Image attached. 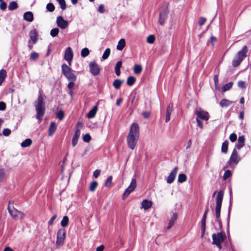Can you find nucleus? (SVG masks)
<instances>
[{
  "mask_svg": "<svg viewBox=\"0 0 251 251\" xmlns=\"http://www.w3.org/2000/svg\"><path fill=\"white\" fill-rule=\"evenodd\" d=\"M139 137V128L137 123H133L130 126L129 133L127 136L128 147L131 150H134L136 146Z\"/></svg>",
  "mask_w": 251,
  "mask_h": 251,
  "instance_id": "f257e3e1",
  "label": "nucleus"
},
{
  "mask_svg": "<svg viewBox=\"0 0 251 251\" xmlns=\"http://www.w3.org/2000/svg\"><path fill=\"white\" fill-rule=\"evenodd\" d=\"M35 107L36 112V118L41 121L45 113V103L44 101L43 97L40 95L38 96L37 101L35 103Z\"/></svg>",
  "mask_w": 251,
  "mask_h": 251,
  "instance_id": "f03ea898",
  "label": "nucleus"
},
{
  "mask_svg": "<svg viewBox=\"0 0 251 251\" xmlns=\"http://www.w3.org/2000/svg\"><path fill=\"white\" fill-rule=\"evenodd\" d=\"M248 52V48L246 46H244L242 50L239 51L232 60V66L234 67L238 66L243 59L247 56Z\"/></svg>",
  "mask_w": 251,
  "mask_h": 251,
  "instance_id": "7ed1b4c3",
  "label": "nucleus"
},
{
  "mask_svg": "<svg viewBox=\"0 0 251 251\" xmlns=\"http://www.w3.org/2000/svg\"><path fill=\"white\" fill-rule=\"evenodd\" d=\"M223 197H224V192L222 191H220L218 193L216 198L215 214H216V217L217 219L218 222H219V219L220 217V212H221V209Z\"/></svg>",
  "mask_w": 251,
  "mask_h": 251,
  "instance_id": "20e7f679",
  "label": "nucleus"
},
{
  "mask_svg": "<svg viewBox=\"0 0 251 251\" xmlns=\"http://www.w3.org/2000/svg\"><path fill=\"white\" fill-rule=\"evenodd\" d=\"M136 180L135 178H132L129 186L125 190L122 196L123 200L126 199L129 195L133 192L136 187Z\"/></svg>",
  "mask_w": 251,
  "mask_h": 251,
  "instance_id": "39448f33",
  "label": "nucleus"
},
{
  "mask_svg": "<svg viewBox=\"0 0 251 251\" xmlns=\"http://www.w3.org/2000/svg\"><path fill=\"white\" fill-rule=\"evenodd\" d=\"M226 234L223 232L214 233L212 235V243H222L226 238Z\"/></svg>",
  "mask_w": 251,
  "mask_h": 251,
  "instance_id": "423d86ee",
  "label": "nucleus"
},
{
  "mask_svg": "<svg viewBox=\"0 0 251 251\" xmlns=\"http://www.w3.org/2000/svg\"><path fill=\"white\" fill-rule=\"evenodd\" d=\"M240 160V157L238 155L237 151L235 149H234L229 160L227 162V164L230 166H231L233 163L235 165H237L239 162Z\"/></svg>",
  "mask_w": 251,
  "mask_h": 251,
  "instance_id": "0eeeda50",
  "label": "nucleus"
},
{
  "mask_svg": "<svg viewBox=\"0 0 251 251\" xmlns=\"http://www.w3.org/2000/svg\"><path fill=\"white\" fill-rule=\"evenodd\" d=\"M195 114L197 115V118L205 121H208L209 119V115L206 111L202 110L201 109H197L195 111Z\"/></svg>",
  "mask_w": 251,
  "mask_h": 251,
  "instance_id": "6e6552de",
  "label": "nucleus"
},
{
  "mask_svg": "<svg viewBox=\"0 0 251 251\" xmlns=\"http://www.w3.org/2000/svg\"><path fill=\"white\" fill-rule=\"evenodd\" d=\"M90 72L93 75H97L100 72V68L95 62H91L89 63Z\"/></svg>",
  "mask_w": 251,
  "mask_h": 251,
  "instance_id": "1a4fd4ad",
  "label": "nucleus"
},
{
  "mask_svg": "<svg viewBox=\"0 0 251 251\" xmlns=\"http://www.w3.org/2000/svg\"><path fill=\"white\" fill-rule=\"evenodd\" d=\"M66 232L64 229H60L58 230L57 234V241L56 243L58 244H62L65 238Z\"/></svg>",
  "mask_w": 251,
  "mask_h": 251,
  "instance_id": "9d476101",
  "label": "nucleus"
},
{
  "mask_svg": "<svg viewBox=\"0 0 251 251\" xmlns=\"http://www.w3.org/2000/svg\"><path fill=\"white\" fill-rule=\"evenodd\" d=\"M56 24L61 29H65L68 26V22L65 20L62 16H59L56 18Z\"/></svg>",
  "mask_w": 251,
  "mask_h": 251,
  "instance_id": "9b49d317",
  "label": "nucleus"
},
{
  "mask_svg": "<svg viewBox=\"0 0 251 251\" xmlns=\"http://www.w3.org/2000/svg\"><path fill=\"white\" fill-rule=\"evenodd\" d=\"M73 57V53L70 47H68L65 51L64 59L71 65V62Z\"/></svg>",
  "mask_w": 251,
  "mask_h": 251,
  "instance_id": "f8f14e48",
  "label": "nucleus"
},
{
  "mask_svg": "<svg viewBox=\"0 0 251 251\" xmlns=\"http://www.w3.org/2000/svg\"><path fill=\"white\" fill-rule=\"evenodd\" d=\"M178 171V168L177 167H176L174 168V169L171 171L169 175L168 176L167 178V182L169 184H171L174 181L177 172Z\"/></svg>",
  "mask_w": 251,
  "mask_h": 251,
  "instance_id": "ddd939ff",
  "label": "nucleus"
},
{
  "mask_svg": "<svg viewBox=\"0 0 251 251\" xmlns=\"http://www.w3.org/2000/svg\"><path fill=\"white\" fill-rule=\"evenodd\" d=\"M168 17V11L166 10L161 11L159 13V23L162 25L164 24Z\"/></svg>",
  "mask_w": 251,
  "mask_h": 251,
  "instance_id": "4468645a",
  "label": "nucleus"
},
{
  "mask_svg": "<svg viewBox=\"0 0 251 251\" xmlns=\"http://www.w3.org/2000/svg\"><path fill=\"white\" fill-rule=\"evenodd\" d=\"M37 33L35 29L30 31L29 32V43H32V44H35L37 42Z\"/></svg>",
  "mask_w": 251,
  "mask_h": 251,
  "instance_id": "2eb2a0df",
  "label": "nucleus"
},
{
  "mask_svg": "<svg viewBox=\"0 0 251 251\" xmlns=\"http://www.w3.org/2000/svg\"><path fill=\"white\" fill-rule=\"evenodd\" d=\"M80 135V131L79 129L76 128L75 130V135L72 139V145L73 147L76 146L77 143L78 137Z\"/></svg>",
  "mask_w": 251,
  "mask_h": 251,
  "instance_id": "dca6fc26",
  "label": "nucleus"
},
{
  "mask_svg": "<svg viewBox=\"0 0 251 251\" xmlns=\"http://www.w3.org/2000/svg\"><path fill=\"white\" fill-rule=\"evenodd\" d=\"M173 104L171 103L169 104L167 108L165 122H168L170 120V116L173 111Z\"/></svg>",
  "mask_w": 251,
  "mask_h": 251,
  "instance_id": "f3484780",
  "label": "nucleus"
},
{
  "mask_svg": "<svg viewBox=\"0 0 251 251\" xmlns=\"http://www.w3.org/2000/svg\"><path fill=\"white\" fill-rule=\"evenodd\" d=\"M8 210L10 215L13 218L16 217V209L13 203H9L8 205Z\"/></svg>",
  "mask_w": 251,
  "mask_h": 251,
  "instance_id": "a211bd4d",
  "label": "nucleus"
},
{
  "mask_svg": "<svg viewBox=\"0 0 251 251\" xmlns=\"http://www.w3.org/2000/svg\"><path fill=\"white\" fill-rule=\"evenodd\" d=\"M177 217V214L176 213H173L171 219H170L168 223V225L167 226V228H170L174 225L175 222L176 221Z\"/></svg>",
  "mask_w": 251,
  "mask_h": 251,
  "instance_id": "6ab92c4d",
  "label": "nucleus"
},
{
  "mask_svg": "<svg viewBox=\"0 0 251 251\" xmlns=\"http://www.w3.org/2000/svg\"><path fill=\"white\" fill-rule=\"evenodd\" d=\"M24 19L28 22H31L33 20V15L31 12H26L24 14Z\"/></svg>",
  "mask_w": 251,
  "mask_h": 251,
  "instance_id": "aec40b11",
  "label": "nucleus"
},
{
  "mask_svg": "<svg viewBox=\"0 0 251 251\" xmlns=\"http://www.w3.org/2000/svg\"><path fill=\"white\" fill-rule=\"evenodd\" d=\"M97 110L98 106L96 105L87 113V118L89 119L94 118L96 115Z\"/></svg>",
  "mask_w": 251,
  "mask_h": 251,
  "instance_id": "412c9836",
  "label": "nucleus"
},
{
  "mask_svg": "<svg viewBox=\"0 0 251 251\" xmlns=\"http://www.w3.org/2000/svg\"><path fill=\"white\" fill-rule=\"evenodd\" d=\"M142 206L144 209L147 210L152 206V202L147 200H144L142 202Z\"/></svg>",
  "mask_w": 251,
  "mask_h": 251,
  "instance_id": "4be33fe9",
  "label": "nucleus"
},
{
  "mask_svg": "<svg viewBox=\"0 0 251 251\" xmlns=\"http://www.w3.org/2000/svg\"><path fill=\"white\" fill-rule=\"evenodd\" d=\"M56 129V125L55 123L51 122L49 129V135L52 136L54 133Z\"/></svg>",
  "mask_w": 251,
  "mask_h": 251,
  "instance_id": "5701e85b",
  "label": "nucleus"
},
{
  "mask_svg": "<svg viewBox=\"0 0 251 251\" xmlns=\"http://www.w3.org/2000/svg\"><path fill=\"white\" fill-rule=\"evenodd\" d=\"M61 68L62 73L64 75L67 74L68 73H70L72 71L71 68L66 64H63L62 65Z\"/></svg>",
  "mask_w": 251,
  "mask_h": 251,
  "instance_id": "b1692460",
  "label": "nucleus"
},
{
  "mask_svg": "<svg viewBox=\"0 0 251 251\" xmlns=\"http://www.w3.org/2000/svg\"><path fill=\"white\" fill-rule=\"evenodd\" d=\"M232 103V101L226 99H223L220 102V105L222 107H227Z\"/></svg>",
  "mask_w": 251,
  "mask_h": 251,
  "instance_id": "393cba45",
  "label": "nucleus"
},
{
  "mask_svg": "<svg viewBox=\"0 0 251 251\" xmlns=\"http://www.w3.org/2000/svg\"><path fill=\"white\" fill-rule=\"evenodd\" d=\"M65 76L69 81H75L76 79V76L72 72L65 75Z\"/></svg>",
  "mask_w": 251,
  "mask_h": 251,
  "instance_id": "a878e982",
  "label": "nucleus"
},
{
  "mask_svg": "<svg viewBox=\"0 0 251 251\" xmlns=\"http://www.w3.org/2000/svg\"><path fill=\"white\" fill-rule=\"evenodd\" d=\"M126 45L125 40L124 39H121L118 42V45L117 46V49L119 50H122Z\"/></svg>",
  "mask_w": 251,
  "mask_h": 251,
  "instance_id": "bb28decb",
  "label": "nucleus"
},
{
  "mask_svg": "<svg viewBox=\"0 0 251 251\" xmlns=\"http://www.w3.org/2000/svg\"><path fill=\"white\" fill-rule=\"evenodd\" d=\"M122 61H118L115 67V73L117 76H119L121 74L120 68L122 66Z\"/></svg>",
  "mask_w": 251,
  "mask_h": 251,
  "instance_id": "cd10ccee",
  "label": "nucleus"
},
{
  "mask_svg": "<svg viewBox=\"0 0 251 251\" xmlns=\"http://www.w3.org/2000/svg\"><path fill=\"white\" fill-rule=\"evenodd\" d=\"M69 218L67 216H65L63 217L61 221V226L62 227L67 226L69 223Z\"/></svg>",
  "mask_w": 251,
  "mask_h": 251,
  "instance_id": "c85d7f7f",
  "label": "nucleus"
},
{
  "mask_svg": "<svg viewBox=\"0 0 251 251\" xmlns=\"http://www.w3.org/2000/svg\"><path fill=\"white\" fill-rule=\"evenodd\" d=\"M228 145V141L227 140L225 141L222 145L221 151L223 153H226L227 151Z\"/></svg>",
  "mask_w": 251,
  "mask_h": 251,
  "instance_id": "c756f323",
  "label": "nucleus"
},
{
  "mask_svg": "<svg viewBox=\"0 0 251 251\" xmlns=\"http://www.w3.org/2000/svg\"><path fill=\"white\" fill-rule=\"evenodd\" d=\"M32 143V141L31 139L28 138L25 139L24 141H23L21 144V145L23 148H25L29 147L31 145Z\"/></svg>",
  "mask_w": 251,
  "mask_h": 251,
  "instance_id": "7c9ffc66",
  "label": "nucleus"
},
{
  "mask_svg": "<svg viewBox=\"0 0 251 251\" xmlns=\"http://www.w3.org/2000/svg\"><path fill=\"white\" fill-rule=\"evenodd\" d=\"M123 82V81H121V80L117 79L114 81L113 85L116 89H118L120 88Z\"/></svg>",
  "mask_w": 251,
  "mask_h": 251,
  "instance_id": "2f4dec72",
  "label": "nucleus"
},
{
  "mask_svg": "<svg viewBox=\"0 0 251 251\" xmlns=\"http://www.w3.org/2000/svg\"><path fill=\"white\" fill-rule=\"evenodd\" d=\"M187 179V176L184 174H180L178 176V182L179 183H183Z\"/></svg>",
  "mask_w": 251,
  "mask_h": 251,
  "instance_id": "473e14b6",
  "label": "nucleus"
},
{
  "mask_svg": "<svg viewBox=\"0 0 251 251\" xmlns=\"http://www.w3.org/2000/svg\"><path fill=\"white\" fill-rule=\"evenodd\" d=\"M135 78L134 76H129L127 79V84L129 86H132L135 82Z\"/></svg>",
  "mask_w": 251,
  "mask_h": 251,
  "instance_id": "72a5a7b5",
  "label": "nucleus"
},
{
  "mask_svg": "<svg viewBox=\"0 0 251 251\" xmlns=\"http://www.w3.org/2000/svg\"><path fill=\"white\" fill-rule=\"evenodd\" d=\"M6 76V71L4 70H1L0 71V85L4 80Z\"/></svg>",
  "mask_w": 251,
  "mask_h": 251,
  "instance_id": "f704fd0d",
  "label": "nucleus"
},
{
  "mask_svg": "<svg viewBox=\"0 0 251 251\" xmlns=\"http://www.w3.org/2000/svg\"><path fill=\"white\" fill-rule=\"evenodd\" d=\"M134 73L136 74H140L142 71V67L140 65H135L134 67Z\"/></svg>",
  "mask_w": 251,
  "mask_h": 251,
  "instance_id": "c9c22d12",
  "label": "nucleus"
},
{
  "mask_svg": "<svg viewBox=\"0 0 251 251\" xmlns=\"http://www.w3.org/2000/svg\"><path fill=\"white\" fill-rule=\"evenodd\" d=\"M233 83L232 82H230L226 85H225L222 88V91L223 92H226L229 90L232 86Z\"/></svg>",
  "mask_w": 251,
  "mask_h": 251,
  "instance_id": "e433bc0d",
  "label": "nucleus"
},
{
  "mask_svg": "<svg viewBox=\"0 0 251 251\" xmlns=\"http://www.w3.org/2000/svg\"><path fill=\"white\" fill-rule=\"evenodd\" d=\"M89 50L88 48H85L83 49L81 51V55L83 57H86L89 54Z\"/></svg>",
  "mask_w": 251,
  "mask_h": 251,
  "instance_id": "4c0bfd02",
  "label": "nucleus"
},
{
  "mask_svg": "<svg viewBox=\"0 0 251 251\" xmlns=\"http://www.w3.org/2000/svg\"><path fill=\"white\" fill-rule=\"evenodd\" d=\"M98 186V183L96 181H94L92 182L90 185L89 190L91 192H94L95 191L96 188Z\"/></svg>",
  "mask_w": 251,
  "mask_h": 251,
  "instance_id": "58836bf2",
  "label": "nucleus"
},
{
  "mask_svg": "<svg viewBox=\"0 0 251 251\" xmlns=\"http://www.w3.org/2000/svg\"><path fill=\"white\" fill-rule=\"evenodd\" d=\"M59 29L58 28H54L50 30V34L53 37H56L59 33Z\"/></svg>",
  "mask_w": 251,
  "mask_h": 251,
  "instance_id": "ea45409f",
  "label": "nucleus"
},
{
  "mask_svg": "<svg viewBox=\"0 0 251 251\" xmlns=\"http://www.w3.org/2000/svg\"><path fill=\"white\" fill-rule=\"evenodd\" d=\"M60 5L61 8L64 10L66 8V4L65 0H56Z\"/></svg>",
  "mask_w": 251,
  "mask_h": 251,
  "instance_id": "a19ab883",
  "label": "nucleus"
},
{
  "mask_svg": "<svg viewBox=\"0 0 251 251\" xmlns=\"http://www.w3.org/2000/svg\"><path fill=\"white\" fill-rule=\"evenodd\" d=\"M110 53V49H109V48L106 49L104 51V53H103L102 58L103 59H107L108 57V56H109Z\"/></svg>",
  "mask_w": 251,
  "mask_h": 251,
  "instance_id": "79ce46f5",
  "label": "nucleus"
},
{
  "mask_svg": "<svg viewBox=\"0 0 251 251\" xmlns=\"http://www.w3.org/2000/svg\"><path fill=\"white\" fill-rule=\"evenodd\" d=\"M112 176H109L107 178L106 181L105 182V186L106 187H110L112 183Z\"/></svg>",
  "mask_w": 251,
  "mask_h": 251,
  "instance_id": "37998d69",
  "label": "nucleus"
},
{
  "mask_svg": "<svg viewBox=\"0 0 251 251\" xmlns=\"http://www.w3.org/2000/svg\"><path fill=\"white\" fill-rule=\"evenodd\" d=\"M155 40V37L153 35H149L147 39V41L149 44H152Z\"/></svg>",
  "mask_w": 251,
  "mask_h": 251,
  "instance_id": "c03bdc74",
  "label": "nucleus"
},
{
  "mask_svg": "<svg viewBox=\"0 0 251 251\" xmlns=\"http://www.w3.org/2000/svg\"><path fill=\"white\" fill-rule=\"evenodd\" d=\"M47 9L50 12H52L54 10V6L51 3H49L46 6Z\"/></svg>",
  "mask_w": 251,
  "mask_h": 251,
  "instance_id": "a18cd8bd",
  "label": "nucleus"
},
{
  "mask_svg": "<svg viewBox=\"0 0 251 251\" xmlns=\"http://www.w3.org/2000/svg\"><path fill=\"white\" fill-rule=\"evenodd\" d=\"M209 210L208 208H207L204 214H203V215L202 216V219H201V224H206V216H207V214Z\"/></svg>",
  "mask_w": 251,
  "mask_h": 251,
  "instance_id": "49530a36",
  "label": "nucleus"
},
{
  "mask_svg": "<svg viewBox=\"0 0 251 251\" xmlns=\"http://www.w3.org/2000/svg\"><path fill=\"white\" fill-rule=\"evenodd\" d=\"M231 175V173L229 170H226L224 173L223 176V179L224 180H226L227 178L230 176Z\"/></svg>",
  "mask_w": 251,
  "mask_h": 251,
  "instance_id": "de8ad7c7",
  "label": "nucleus"
},
{
  "mask_svg": "<svg viewBox=\"0 0 251 251\" xmlns=\"http://www.w3.org/2000/svg\"><path fill=\"white\" fill-rule=\"evenodd\" d=\"M64 112L63 111L60 110L57 112V117L59 120H62L64 118Z\"/></svg>",
  "mask_w": 251,
  "mask_h": 251,
  "instance_id": "09e8293b",
  "label": "nucleus"
},
{
  "mask_svg": "<svg viewBox=\"0 0 251 251\" xmlns=\"http://www.w3.org/2000/svg\"><path fill=\"white\" fill-rule=\"evenodd\" d=\"M5 173L3 169H0V182L4 178Z\"/></svg>",
  "mask_w": 251,
  "mask_h": 251,
  "instance_id": "8fccbe9b",
  "label": "nucleus"
},
{
  "mask_svg": "<svg viewBox=\"0 0 251 251\" xmlns=\"http://www.w3.org/2000/svg\"><path fill=\"white\" fill-rule=\"evenodd\" d=\"M39 57V54L37 52H33L30 54V58L32 60H36Z\"/></svg>",
  "mask_w": 251,
  "mask_h": 251,
  "instance_id": "3c124183",
  "label": "nucleus"
},
{
  "mask_svg": "<svg viewBox=\"0 0 251 251\" xmlns=\"http://www.w3.org/2000/svg\"><path fill=\"white\" fill-rule=\"evenodd\" d=\"M8 9L10 10H13L16 9V1H12L10 3L8 6Z\"/></svg>",
  "mask_w": 251,
  "mask_h": 251,
  "instance_id": "603ef678",
  "label": "nucleus"
},
{
  "mask_svg": "<svg viewBox=\"0 0 251 251\" xmlns=\"http://www.w3.org/2000/svg\"><path fill=\"white\" fill-rule=\"evenodd\" d=\"M229 139L231 142H234L237 140V135L235 133H232L229 136Z\"/></svg>",
  "mask_w": 251,
  "mask_h": 251,
  "instance_id": "864d4df0",
  "label": "nucleus"
},
{
  "mask_svg": "<svg viewBox=\"0 0 251 251\" xmlns=\"http://www.w3.org/2000/svg\"><path fill=\"white\" fill-rule=\"evenodd\" d=\"M11 130L8 128H5L2 131V134L4 136H7L10 135Z\"/></svg>",
  "mask_w": 251,
  "mask_h": 251,
  "instance_id": "5fc2aeb1",
  "label": "nucleus"
},
{
  "mask_svg": "<svg viewBox=\"0 0 251 251\" xmlns=\"http://www.w3.org/2000/svg\"><path fill=\"white\" fill-rule=\"evenodd\" d=\"M83 141L85 142H89L91 140V136L88 134H86L83 138Z\"/></svg>",
  "mask_w": 251,
  "mask_h": 251,
  "instance_id": "6e6d98bb",
  "label": "nucleus"
},
{
  "mask_svg": "<svg viewBox=\"0 0 251 251\" xmlns=\"http://www.w3.org/2000/svg\"><path fill=\"white\" fill-rule=\"evenodd\" d=\"M206 21V19L205 18L201 17L200 18V20H199V25L200 26H201V25H203L204 24V23H205Z\"/></svg>",
  "mask_w": 251,
  "mask_h": 251,
  "instance_id": "4d7b16f0",
  "label": "nucleus"
},
{
  "mask_svg": "<svg viewBox=\"0 0 251 251\" xmlns=\"http://www.w3.org/2000/svg\"><path fill=\"white\" fill-rule=\"evenodd\" d=\"M238 142L241 144H244L245 142V137L244 136L242 135L238 137Z\"/></svg>",
  "mask_w": 251,
  "mask_h": 251,
  "instance_id": "13d9d810",
  "label": "nucleus"
},
{
  "mask_svg": "<svg viewBox=\"0 0 251 251\" xmlns=\"http://www.w3.org/2000/svg\"><path fill=\"white\" fill-rule=\"evenodd\" d=\"M238 86L239 87L244 89L246 88V85L244 81H240L238 82Z\"/></svg>",
  "mask_w": 251,
  "mask_h": 251,
  "instance_id": "bf43d9fd",
  "label": "nucleus"
},
{
  "mask_svg": "<svg viewBox=\"0 0 251 251\" xmlns=\"http://www.w3.org/2000/svg\"><path fill=\"white\" fill-rule=\"evenodd\" d=\"M6 7H7V4L5 2L3 1V2H0V8L1 10H4L6 8Z\"/></svg>",
  "mask_w": 251,
  "mask_h": 251,
  "instance_id": "052dcab7",
  "label": "nucleus"
},
{
  "mask_svg": "<svg viewBox=\"0 0 251 251\" xmlns=\"http://www.w3.org/2000/svg\"><path fill=\"white\" fill-rule=\"evenodd\" d=\"M100 171L99 170H95L93 173V176L95 178H97L100 175Z\"/></svg>",
  "mask_w": 251,
  "mask_h": 251,
  "instance_id": "680f3d73",
  "label": "nucleus"
},
{
  "mask_svg": "<svg viewBox=\"0 0 251 251\" xmlns=\"http://www.w3.org/2000/svg\"><path fill=\"white\" fill-rule=\"evenodd\" d=\"M24 216V214L21 211L17 210V218L22 219Z\"/></svg>",
  "mask_w": 251,
  "mask_h": 251,
  "instance_id": "e2e57ef3",
  "label": "nucleus"
},
{
  "mask_svg": "<svg viewBox=\"0 0 251 251\" xmlns=\"http://www.w3.org/2000/svg\"><path fill=\"white\" fill-rule=\"evenodd\" d=\"M6 108V104L4 102L0 101V110L3 111L5 110Z\"/></svg>",
  "mask_w": 251,
  "mask_h": 251,
  "instance_id": "0e129e2a",
  "label": "nucleus"
},
{
  "mask_svg": "<svg viewBox=\"0 0 251 251\" xmlns=\"http://www.w3.org/2000/svg\"><path fill=\"white\" fill-rule=\"evenodd\" d=\"M196 121L198 124V126L201 128L202 129L203 128V126L202 123L199 119L198 118H196Z\"/></svg>",
  "mask_w": 251,
  "mask_h": 251,
  "instance_id": "69168bd1",
  "label": "nucleus"
},
{
  "mask_svg": "<svg viewBox=\"0 0 251 251\" xmlns=\"http://www.w3.org/2000/svg\"><path fill=\"white\" fill-rule=\"evenodd\" d=\"M57 217V215H53L51 218V219H50V220L48 222V224L49 225H51L52 224H53V221L55 220V219Z\"/></svg>",
  "mask_w": 251,
  "mask_h": 251,
  "instance_id": "338daca9",
  "label": "nucleus"
},
{
  "mask_svg": "<svg viewBox=\"0 0 251 251\" xmlns=\"http://www.w3.org/2000/svg\"><path fill=\"white\" fill-rule=\"evenodd\" d=\"M98 11L100 13H103L105 11L104 6L102 4H100L98 8Z\"/></svg>",
  "mask_w": 251,
  "mask_h": 251,
  "instance_id": "774afa93",
  "label": "nucleus"
}]
</instances>
